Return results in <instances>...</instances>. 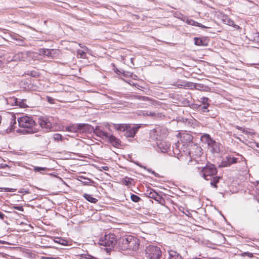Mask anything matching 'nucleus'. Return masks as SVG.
<instances>
[{
	"label": "nucleus",
	"mask_w": 259,
	"mask_h": 259,
	"mask_svg": "<svg viewBox=\"0 0 259 259\" xmlns=\"http://www.w3.org/2000/svg\"><path fill=\"white\" fill-rule=\"evenodd\" d=\"M218 171L214 165L211 163L207 164L203 167L200 171V175L206 180L210 181V184L211 187L217 189V184L219 182L222 178L217 176Z\"/></svg>",
	"instance_id": "nucleus-1"
},
{
	"label": "nucleus",
	"mask_w": 259,
	"mask_h": 259,
	"mask_svg": "<svg viewBox=\"0 0 259 259\" xmlns=\"http://www.w3.org/2000/svg\"><path fill=\"white\" fill-rule=\"evenodd\" d=\"M201 141L207 145L212 153H219L220 152L221 144L213 140L208 134H203L201 137Z\"/></svg>",
	"instance_id": "nucleus-2"
},
{
	"label": "nucleus",
	"mask_w": 259,
	"mask_h": 259,
	"mask_svg": "<svg viewBox=\"0 0 259 259\" xmlns=\"http://www.w3.org/2000/svg\"><path fill=\"white\" fill-rule=\"evenodd\" d=\"M17 121L20 127L27 128L26 131V133L32 134L35 132V131L32 129L33 126L35 125V121L32 117L28 116H24L18 118Z\"/></svg>",
	"instance_id": "nucleus-3"
},
{
	"label": "nucleus",
	"mask_w": 259,
	"mask_h": 259,
	"mask_svg": "<svg viewBox=\"0 0 259 259\" xmlns=\"http://www.w3.org/2000/svg\"><path fill=\"white\" fill-rule=\"evenodd\" d=\"M146 257L148 259H161L162 251L160 248L156 246L149 245L145 249Z\"/></svg>",
	"instance_id": "nucleus-4"
},
{
	"label": "nucleus",
	"mask_w": 259,
	"mask_h": 259,
	"mask_svg": "<svg viewBox=\"0 0 259 259\" xmlns=\"http://www.w3.org/2000/svg\"><path fill=\"white\" fill-rule=\"evenodd\" d=\"M117 243V238L114 234H106L104 238L99 240L100 245L108 247L109 249L113 248Z\"/></svg>",
	"instance_id": "nucleus-5"
},
{
	"label": "nucleus",
	"mask_w": 259,
	"mask_h": 259,
	"mask_svg": "<svg viewBox=\"0 0 259 259\" xmlns=\"http://www.w3.org/2000/svg\"><path fill=\"white\" fill-rule=\"evenodd\" d=\"M91 126L88 124L80 123L73 124L69 126L65 127V131L71 133L83 132Z\"/></svg>",
	"instance_id": "nucleus-6"
},
{
	"label": "nucleus",
	"mask_w": 259,
	"mask_h": 259,
	"mask_svg": "<svg viewBox=\"0 0 259 259\" xmlns=\"http://www.w3.org/2000/svg\"><path fill=\"white\" fill-rule=\"evenodd\" d=\"M53 118L52 117L40 116L38 119L40 126L47 130H50L52 127Z\"/></svg>",
	"instance_id": "nucleus-7"
},
{
	"label": "nucleus",
	"mask_w": 259,
	"mask_h": 259,
	"mask_svg": "<svg viewBox=\"0 0 259 259\" xmlns=\"http://www.w3.org/2000/svg\"><path fill=\"white\" fill-rule=\"evenodd\" d=\"M189 155L190 157L200 156L202 153V148L197 144H192V145L189 147Z\"/></svg>",
	"instance_id": "nucleus-8"
},
{
	"label": "nucleus",
	"mask_w": 259,
	"mask_h": 259,
	"mask_svg": "<svg viewBox=\"0 0 259 259\" xmlns=\"http://www.w3.org/2000/svg\"><path fill=\"white\" fill-rule=\"evenodd\" d=\"M180 140L183 146L187 145L189 147L192 145V144H194L192 142L193 137L189 133H183L181 134Z\"/></svg>",
	"instance_id": "nucleus-9"
},
{
	"label": "nucleus",
	"mask_w": 259,
	"mask_h": 259,
	"mask_svg": "<svg viewBox=\"0 0 259 259\" xmlns=\"http://www.w3.org/2000/svg\"><path fill=\"white\" fill-rule=\"evenodd\" d=\"M153 132L156 136V139L159 140L165 138L168 134V130L161 126L156 127L153 130Z\"/></svg>",
	"instance_id": "nucleus-10"
},
{
	"label": "nucleus",
	"mask_w": 259,
	"mask_h": 259,
	"mask_svg": "<svg viewBox=\"0 0 259 259\" xmlns=\"http://www.w3.org/2000/svg\"><path fill=\"white\" fill-rule=\"evenodd\" d=\"M32 53L29 51L19 52L14 56L15 60L21 61H28L31 57Z\"/></svg>",
	"instance_id": "nucleus-11"
},
{
	"label": "nucleus",
	"mask_w": 259,
	"mask_h": 259,
	"mask_svg": "<svg viewBox=\"0 0 259 259\" xmlns=\"http://www.w3.org/2000/svg\"><path fill=\"white\" fill-rule=\"evenodd\" d=\"M238 158L228 155L223 159L221 166L222 167H228L232 164L236 163L238 162Z\"/></svg>",
	"instance_id": "nucleus-12"
},
{
	"label": "nucleus",
	"mask_w": 259,
	"mask_h": 259,
	"mask_svg": "<svg viewBox=\"0 0 259 259\" xmlns=\"http://www.w3.org/2000/svg\"><path fill=\"white\" fill-rule=\"evenodd\" d=\"M139 128V126H130L128 125L127 129L125 130L124 135L127 137H134L138 132Z\"/></svg>",
	"instance_id": "nucleus-13"
},
{
	"label": "nucleus",
	"mask_w": 259,
	"mask_h": 259,
	"mask_svg": "<svg viewBox=\"0 0 259 259\" xmlns=\"http://www.w3.org/2000/svg\"><path fill=\"white\" fill-rule=\"evenodd\" d=\"M130 243L128 244V250L136 251L139 246V240L132 236Z\"/></svg>",
	"instance_id": "nucleus-14"
},
{
	"label": "nucleus",
	"mask_w": 259,
	"mask_h": 259,
	"mask_svg": "<svg viewBox=\"0 0 259 259\" xmlns=\"http://www.w3.org/2000/svg\"><path fill=\"white\" fill-rule=\"evenodd\" d=\"M132 236H128L125 238H122L120 242V248L122 250H128V244L131 242V238Z\"/></svg>",
	"instance_id": "nucleus-15"
},
{
	"label": "nucleus",
	"mask_w": 259,
	"mask_h": 259,
	"mask_svg": "<svg viewBox=\"0 0 259 259\" xmlns=\"http://www.w3.org/2000/svg\"><path fill=\"white\" fill-rule=\"evenodd\" d=\"M157 144L158 147L162 152H166L170 146L169 143L165 141L160 140Z\"/></svg>",
	"instance_id": "nucleus-16"
},
{
	"label": "nucleus",
	"mask_w": 259,
	"mask_h": 259,
	"mask_svg": "<svg viewBox=\"0 0 259 259\" xmlns=\"http://www.w3.org/2000/svg\"><path fill=\"white\" fill-rule=\"evenodd\" d=\"M146 195L149 198H152L156 201H159L161 199V197L155 191L152 189L147 191Z\"/></svg>",
	"instance_id": "nucleus-17"
},
{
	"label": "nucleus",
	"mask_w": 259,
	"mask_h": 259,
	"mask_svg": "<svg viewBox=\"0 0 259 259\" xmlns=\"http://www.w3.org/2000/svg\"><path fill=\"white\" fill-rule=\"evenodd\" d=\"M94 134L103 140H106L107 138H108V133L103 131L99 126H96L94 130Z\"/></svg>",
	"instance_id": "nucleus-18"
},
{
	"label": "nucleus",
	"mask_w": 259,
	"mask_h": 259,
	"mask_svg": "<svg viewBox=\"0 0 259 259\" xmlns=\"http://www.w3.org/2000/svg\"><path fill=\"white\" fill-rule=\"evenodd\" d=\"M173 85L176 86L178 88H182L183 87H190L191 88H194L195 85L191 82L188 81H178L177 82L172 84Z\"/></svg>",
	"instance_id": "nucleus-19"
},
{
	"label": "nucleus",
	"mask_w": 259,
	"mask_h": 259,
	"mask_svg": "<svg viewBox=\"0 0 259 259\" xmlns=\"http://www.w3.org/2000/svg\"><path fill=\"white\" fill-rule=\"evenodd\" d=\"M106 140H108V141L114 147H118L120 145L119 140L112 135H109L108 134V138H107Z\"/></svg>",
	"instance_id": "nucleus-20"
},
{
	"label": "nucleus",
	"mask_w": 259,
	"mask_h": 259,
	"mask_svg": "<svg viewBox=\"0 0 259 259\" xmlns=\"http://www.w3.org/2000/svg\"><path fill=\"white\" fill-rule=\"evenodd\" d=\"M248 38L253 42H259V32L254 31L248 34Z\"/></svg>",
	"instance_id": "nucleus-21"
},
{
	"label": "nucleus",
	"mask_w": 259,
	"mask_h": 259,
	"mask_svg": "<svg viewBox=\"0 0 259 259\" xmlns=\"http://www.w3.org/2000/svg\"><path fill=\"white\" fill-rule=\"evenodd\" d=\"M169 259H182V256L180 253L174 250H168Z\"/></svg>",
	"instance_id": "nucleus-22"
},
{
	"label": "nucleus",
	"mask_w": 259,
	"mask_h": 259,
	"mask_svg": "<svg viewBox=\"0 0 259 259\" xmlns=\"http://www.w3.org/2000/svg\"><path fill=\"white\" fill-rule=\"evenodd\" d=\"M13 100L14 102L15 105L19 106L21 108H25L28 106L26 103V100H21L20 99L14 98L13 99Z\"/></svg>",
	"instance_id": "nucleus-23"
},
{
	"label": "nucleus",
	"mask_w": 259,
	"mask_h": 259,
	"mask_svg": "<svg viewBox=\"0 0 259 259\" xmlns=\"http://www.w3.org/2000/svg\"><path fill=\"white\" fill-rule=\"evenodd\" d=\"M222 21L226 24L229 26H234L235 25L234 22L231 20L227 15H223L222 18Z\"/></svg>",
	"instance_id": "nucleus-24"
},
{
	"label": "nucleus",
	"mask_w": 259,
	"mask_h": 259,
	"mask_svg": "<svg viewBox=\"0 0 259 259\" xmlns=\"http://www.w3.org/2000/svg\"><path fill=\"white\" fill-rule=\"evenodd\" d=\"M181 144V143H180L179 141H178L177 143H175L172 146L173 152L175 154L177 155H182V154H181V151L179 148V147Z\"/></svg>",
	"instance_id": "nucleus-25"
},
{
	"label": "nucleus",
	"mask_w": 259,
	"mask_h": 259,
	"mask_svg": "<svg viewBox=\"0 0 259 259\" xmlns=\"http://www.w3.org/2000/svg\"><path fill=\"white\" fill-rule=\"evenodd\" d=\"M79 45L81 48H82L83 50H78L77 51V57L80 58H84L85 57V53L88 48L86 47H81L80 44H79Z\"/></svg>",
	"instance_id": "nucleus-26"
},
{
	"label": "nucleus",
	"mask_w": 259,
	"mask_h": 259,
	"mask_svg": "<svg viewBox=\"0 0 259 259\" xmlns=\"http://www.w3.org/2000/svg\"><path fill=\"white\" fill-rule=\"evenodd\" d=\"M186 22L188 24H189L191 25L198 26V27H200L201 28H208V27L205 26L204 25H203L202 24H201L197 22H196L192 19H187V20Z\"/></svg>",
	"instance_id": "nucleus-27"
},
{
	"label": "nucleus",
	"mask_w": 259,
	"mask_h": 259,
	"mask_svg": "<svg viewBox=\"0 0 259 259\" xmlns=\"http://www.w3.org/2000/svg\"><path fill=\"white\" fill-rule=\"evenodd\" d=\"M55 50L53 49H42L40 51V53L47 56L52 57L53 52Z\"/></svg>",
	"instance_id": "nucleus-28"
},
{
	"label": "nucleus",
	"mask_w": 259,
	"mask_h": 259,
	"mask_svg": "<svg viewBox=\"0 0 259 259\" xmlns=\"http://www.w3.org/2000/svg\"><path fill=\"white\" fill-rule=\"evenodd\" d=\"M78 180L81 182L83 184L85 185H89L91 183H93L94 182L91 179L86 178L82 176H79Z\"/></svg>",
	"instance_id": "nucleus-29"
},
{
	"label": "nucleus",
	"mask_w": 259,
	"mask_h": 259,
	"mask_svg": "<svg viewBox=\"0 0 259 259\" xmlns=\"http://www.w3.org/2000/svg\"><path fill=\"white\" fill-rule=\"evenodd\" d=\"M12 38L14 40H15L17 41V45L19 46H24V40L25 38L22 36L19 35H16L12 37Z\"/></svg>",
	"instance_id": "nucleus-30"
},
{
	"label": "nucleus",
	"mask_w": 259,
	"mask_h": 259,
	"mask_svg": "<svg viewBox=\"0 0 259 259\" xmlns=\"http://www.w3.org/2000/svg\"><path fill=\"white\" fill-rule=\"evenodd\" d=\"M83 197L88 201L96 203L98 201V199L93 197L92 195L88 194H84Z\"/></svg>",
	"instance_id": "nucleus-31"
},
{
	"label": "nucleus",
	"mask_w": 259,
	"mask_h": 259,
	"mask_svg": "<svg viewBox=\"0 0 259 259\" xmlns=\"http://www.w3.org/2000/svg\"><path fill=\"white\" fill-rule=\"evenodd\" d=\"M133 181L132 178L126 177L122 179L121 182L123 184L130 187L132 185Z\"/></svg>",
	"instance_id": "nucleus-32"
},
{
	"label": "nucleus",
	"mask_w": 259,
	"mask_h": 259,
	"mask_svg": "<svg viewBox=\"0 0 259 259\" xmlns=\"http://www.w3.org/2000/svg\"><path fill=\"white\" fill-rule=\"evenodd\" d=\"M128 125L124 124H118L115 125V128L120 131L125 132Z\"/></svg>",
	"instance_id": "nucleus-33"
},
{
	"label": "nucleus",
	"mask_w": 259,
	"mask_h": 259,
	"mask_svg": "<svg viewBox=\"0 0 259 259\" xmlns=\"http://www.w3.org/2000/svg\"><path fill=\"white\" fill-rule=\"evenodd\" d=\"M195 44L197 46H204L205 44L202 38H195Z\"/></svg>",
	"instance_id": "nucleus-34"
},
{
	"label": "nucleus",
	"mask_w": 259,
	"mask_h": 259,
	"mask_svg": "<svg viewBox=\"0 0 259 259\" xmlns=\"http://www.w3.org/2000/svg\"><path fill=\"white\" fill-rule=\"evenodd\" d=\"M55 242L56 243H59L60 244L64 245L67 244V241L66 240H64L61 238H56Z\"/></svg>",
	"instance_id": "nucleus-35"
},
{
	"label": "nucleus",
	"mask_w": 259,
	"mask_h": 259,
	"mask_svg": "<svg viewBox=\"0 0 259 259\" xmlns=\"http://www.w3.org/2000/svg\"><path fill=\"white\" fill-rule=\"evenodd\" d=\"M131 199L134 202H138L141 200L140 197L135 194L131 195Z\"/></svg>",
	"instance_id": "nucleus-36"
},
{
	"label": "nucleus",
	"mask_w": 259,
	"mask_h": 259,
	"mask_svg": "<svg viewBox=\"0 0 259 259\" xmlns=\"http://www.w3.org/2000/svg\"><path fill=\"white\" fill-rule=\"evenodd\" d=\"M134 99L142 100V101H149V99L148 97H145V96H139V95H136V96H134Z\"/></svg>",
	"instance_id": "nucleus-37"
},
{
	"label": "nucleus",
	"mask_w": 259,
	"mask_h": 259,
	"mask_svg": "<svg viewBox=\"0 0 259 259\" xmlns=\"http://www.w3.org/2000/svg\"><path fill=\"white\" fill-rule=\"evenodd\" d=\"M148 116H151L154 118H157V117H160L161 114L158 113H156L154 112L149 111Z\"/></svg>",
	"instance_id": "nucleus-38"
},
{
	"label": "nucleus",
	"mask_w": 259,
	"mask_h": 259,
	"mask_svg": "<svg viewBox=\"0 0 259 259\" xmlns=\"http://www.w3.org/2000/svg\"><path fill=\"white\" fill-rule=\"evenodd\" d=\"M11 129L12 130H14L15 129L14 124H16V117L15 115H12L11 117Z\"/></svg>",
	"instance_id": "nucleus-39"
},
{
	"label": "nucleus",
	"mask_w": 259,
	"mask_h": 259,
	"mask_svg": "<svg viewBox=\"0 0 259 259\" xmlns=\"http://www.w3.org/2000/svg\"><path fill=\"white\" fill-rule=\"evenodd\" d=\"M53 139L56 141H60L62 140V136L60 134H55L53 136Z\"/></svg>",
	"instance_id": "nucleus-40"
},
{
	"label": "nucleus",
	"mask_w": 259,
	"mask_h": 259,
	"mask_svg": "<svg viewBox=\"0 0 259 259\" xmlns=\"http://www.w3.org/2000/svg\"><path fill=\"white\" fill-rule=\"evenodd\" d=\"M237 128L240 131H241L242 133L245 134H249L250 135H253V133L252 132H248L247 131L245 128H243L242 127H240V126H237Z\"/></svg>",
	"instance_id": "nucleus-41"
},
{
	"label": "nucleus",
	"mask_w": 259,
	"mask_h": 259,
	"mask_svg": "<svg viewBox=\"0 0 259 259\" xmlns=\"http://www.w3.org/2000/svg\"><path fill=\"white\" fill-rule=\"evenodd\" d=\"M46 167H38V166H34L33 170L35 172H41V171H45L46 170Z\"/></svg>",
	"instance_id": "nucleus-42"
},
{
	"label": "nucleus",
	"mask_w": 259,
	"mask_h": 259,
	"mask_svg": "<svg viewBox=\"0 0 259 259\" xmlns=\"http://www.w3.org/2000/svg\"><path fill=\"white\" fill-rule=\"evenodd\" d=\"M208 101H209V99L207 97H203L201 98V101L203 105L209 104L208 103Z\"/></svg>",
	"instance_id": "nucleus-43"
},
{
	"label": "nucleus",
	"mask_w": 259,
	"mask_h": 259,
	"mask_svg": "<svg viewBox=\"0 0 259 259\" xmlns=\"http://www.w3.org/2000/svg\"><path fill=\"white\" fill-rule=\"evenodd\" d=\"M5 192H13L15 191L16 189H12V188H4Z\"/></svg>",
	"instance_id": "nucleus-44"
},
{
	"label": "nucleus",
	"mask_w": 259,
	"mask_h": 259,
	"mask_svg": "<svg viewBox=\"0 0 259 259\" xmlns=\"http://www.w3.org/2000/svg\"><path fill=\"white\" fill-rule=\"evenodd\" d=\"M9 168V166L6 164L1 163L0 164V168Z\"/></svg>",
	"instance_id": "nucleus-45"
},
{
	"label": "nucleus",
	"mask_w": 259,
	"mask_h": 259,
	"mask_svg": "<svg viewBox=\"0 0 259 259\" xmlns=\"http://www.w3.org/2000/svg\"><path fill=\"white\" fill-rule=\"evenodd\" d=\"M14 208L21 211H23L24 210L23 207L22 206H15L14 207Z\"/></svg>",
	"instance_id": "nucleus-46"
},
{
	"label": "nucleus",
	"mask_w": 259,
	"mask_h": 259,
	"mask_svg": "<svg viewBox=\"0 0 259 259\" xmlns=\"http://www.w3.org/2000/svg\"><path fill=\"white\" fill-rule=\"evenodd\" d=\"M209 105V104L204 105V106L202 107L203 109V112L205 111V110L207 109Z\"/></svg>",
	"instance_id": "nucleus-47"
},
{
	"label": "nucleus",
	"mask_w": 259,
	"mask_h": 259,
	"mask_svg": "<svg viewBox=\"0 0 259 259\" xmlns=\"http://www.w3.org/2000/svg\"><path fill=\"white\" fill-rule=\"evenodd\" d=\"M5 215L3 212L0 211V219L1 220H3L5 218Z\"/></svg>",
	"instance_id": "nucleus-48"
},
{
	"label": "nucleus",
	"mask_w": 259,
	"mask_h": 259,
	"mask_svg": "<svg viewBox=\"0 0 259 259\" xmlns=\"http://www.w3.org/2000/svg\"><path fill=\"white\" fill-rule=\"evenodd\" d=\"M148 113H149V111H143L142 113L143 115H144V116L148 115Z\"/></svg>",
	"instance_id": "nucleus-49"
},
{
	"label": "nucleus",
	"mask_w": 259,
	"mask_h": 259,
	"mask_svg": "<svg viewBox=\"0 0 259 259\" xmlns=\"http://www.w3.org/2000/svg\"><path fill=\"white\" fill-rule=\"evenodd\" d=\"M102 168H103L104 170H107H107H108V169H109V167H108V166H103V167H102Z\"/></svg>",
	"instance_id": "nucleus-50"
},
{
	"label": "nucleus",
	"mask_w": 259,
	"mask_h": 259,
	"mask_svg": "<svg viewBox=\"0 0 259 259\" xmlns=\"http://www.w3.org/2000/svg\"><path fill=\"white\" fill-rule=\"evenodd\" d=\"M247 254H248L249 256H250V257L253 256V254L251 253H247Z\"/></svg>",
	"instance_id": "nucleus-51"
},
{
	"label": "nucleus",
	"mask_w": 259,
	"mask_h": 259,
	"mask_svg": "<svg viewBox=\"0 0 259 259\" xmlns=\"http://www.w3.org/2000/svg\"><path fill=\"white\" fill-rule=\"evenodd\" d=\"M256 187L257 189H259V183H257L256 186Z\"/></svg>",
	"instance_id": "nucleus-52"
},
{
	"label": "nucleus",
	"mask_w": 259,
	"mask_h": 259,
	"mask_svg": "<svg viewBox=\"0 0 259 259\" xmlns=\"http://www.w3.org/2000/svg\"><path fill=\"white\" fill-rule=\"evenodd\" d=\"M51 100H53V99H51L50 98L48 99V101L50 102V103H51Z\"/></svg>",
	"instance_id": "nucleus-53"
},
{
	"label": "nucleus",
	"mask_w": 259,
	"mask_h": 259,
	"mask_svg": "<svg viewBox=\"0 0 259 259\" xmlns=\"http://www.w3.org/2000/svg\"><path fill=\"white\" fill-rule=\"evenodd\" d=\"M255 145L257 147H258L259 148V144L257 143H255Z\"/></svg>",
	"instance_id": "nucleus-54"
},
{
	"label": "nucleus",
	"mask_w": 259,
	"mask_h": 259,
	"mask_svg": "<svg viewBox=\"0 0 259 259\" xmlns=\"http://www.w3.org/2000/svg\"><path fill=\"white\" fill-rule=\"evenodd\" d=\"M140 167H143L144 168L146 169V167L145 166H141L140 165H139Z\"/></svg>",
	"instance_id": "nucleus-55"
},
{
	"label": "nucleus",
	"mask_w": 259,
	"mask_h": 259,
	"mask_svg": "<svg viewBox=\"0 0 259 259\" xmlns=\"http://www.w3.org/2000/svg\"><path fill=\"white\" fill-rule=\"evenodd\" d=\"M149 171H150L152 173L154 174V171H152L151 170H148Z\"/></svg>",
	"instance_id": "nucleus-56"
},
{
	"label": "nucleus",
	"mask_w": 259,
	"mask_h": 259,
	"mask_svg": "<svg viewBox=\"0 0 259 259\" xmlns=\"http://www.w3.org/2000/svg\"><path fill=\"white\" fill-rule=\"evenodd\" d=\"M240 157H241L242 158H243V157L242 156V155H240Z\"/></svg>",
	"instance_id": "nucleus-57"
}]
</instances>
